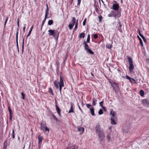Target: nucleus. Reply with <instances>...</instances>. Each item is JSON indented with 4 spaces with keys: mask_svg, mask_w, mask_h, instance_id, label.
<instances>
[{
    "mask_svg": "<svg viewBox=\"0 0 149 149\" xmlns=\"http://www.w3.org/2000/svg\"><path fill=\"white\" fill-rule=\"evenodd\" d=\"M52 116L53 117V118L56 121H58V119H57V118L53 114H52Z\"/></svg>",
    "mask_w": 149,
    "mask_h": 149,
    "instance_id": "nucleus-43",
    "label": "nucleus"
},
{
    "mask_svg": "<svg viewBox=\"0 0 149 149\" xmlns=\"http://www.w3.org/2000/svg\"><path fill=\"white\" fill-rule=\"evenodd\" d=\"M33 26L31 28V29L29 31V33H31V31H32V29L33 28Z\"/></svg>",
    "mask_w": 149,
    "mask_h": 149,
    "instance_id": "nucleus-50",
    "label": "nucleus"
},
{
    "mask_svg": "<svg viewBox=\"0 0 149 149\" xmlns=\"http://www.w3.org/2000/svg\"><path fill=\"white\" fill-rule=\"evenodd\" d=\"M90 40V35H88V36L87 38V42H89Z\"/></svg>",
    "mask_w": 149,
    "mask_h": 149,
    "instance_id": "nucleus-32",
    "label": "nucleus"
},
{
    "mask_svg": "<svg viewBox=\"0 0 149 149\" xmlns=\"http://www.w3.org/2000/svg\"><path fill=\"white\" fill-rule=\"evenodd\" d=\"M18 32L17 31L16 32V38H18Z\"/></svg>",
    "mask_w": 149,
    "mask_h": 149,
    "instance_id": "nucleus-55",
    "label": "nucleus"
},
{
    "mask_svg": "<svg viewBox=\"0 0 149 149\" xmlns=\"http://www.w3.org/2000/svg\"><path fill=\"white\" fill-rule=\"evenodd\" d=\"M137 37L139 40L140 43L141 44L142 46H143V41H142V39L140 38L138 36H137Z\"/></svg>",
    "mask_w": 149,
    "mask_h": 149,
    "instance_id": "nucleus-26",
    "label": "nucleus"
},
{
    "mask_svg": "<svg viewBox=\"0 0 149 149\" xmlns=\"http://www.w3.org/2000/svg\"><path fill=\"white\" fill-rule=\"evenodd\" d=\"M56 110L57 111V112L59 116H61V113L60 111H61V110L59 108L56 102Z\"/></svg>",
    "mask_w": 149,
    "mask_h": 149,
    "instance_id": "nucleus-9",
    "label": "nucleus"
},
{
    "mask_svg": "<svg viewBox=\"0 0 149 149\" xmlns=\"http://www.w3.org/2000/svg\"><path fill=\"white\" fill-rule=\"evenodd\" d=\"M24 38L23 39V44H22V48H23H23H24Z\"/></svg>",
    "mask_w": 149,
    "mask_h": 149,
    "instance_id": "nucleus-53",
    "label": "nucleus"
},
{
    "mask_svg": "<svg viewBox=\"0 0 149 149\" xmlns=\"http://www.w3.org/2000/svg\"><path fill=\"white\" fill-rule=\"evenodd\" d=\"M83 45H84V48L85 49L86 51L88 50V49H89V47L88 45L86 43V41H84L83 43Z\"/></svg>",
    "mask_w": 149,
    "mask_h": 149,
    "instance_id": "nucleus-15",
    "label": "nucleus"
},
{
    "mask_svg": "<svg viewBox=\"0 0 149 149\" xmlns=\"http://www.w3.org/2000/svg\"><path fill=\"white\" fill-rule=\"evenodd\" d=\"M86 106L88 108L90 109V108H91L92 107V105L89 104H86Z\"/></svg>",
    "mask_w": 149,
    "mask_h": 149,
    "instance_id": "nucleus-38",
    "label": "nucleus"
},
{
    "mask_svg": "<svg viewBox=\"0 0 149 149\" xmlns=\"http://www.w3.org/2000/svg\"><path fill=\"white\" fill-rule=\"evenodd\" d=\"M112 7L113 9L117 10L118 9L119 6L118 4H114L113 5Z\"/></svg>",
    "mask_w": 149,
    "mask_h": 149,
    "instance_id": "nucleus-8",
    "label": "nucleus"
},
{
    "mask_svg": "<svg viewBox=\"0 0 149 149\" xmlns=\"http://www.w3.org/2000/svg\"><path fill=\"white\" fill-rule=\"evenodd\" d=\"M21 95L22 96V99L23 100L24 99L25 94L23 93H21Z\"/></svg>",
    "mask_w": 149,
    "mask_h": 149,
    "instance_id": "nucleus-36",
    "label": "nucleus"
},
{
    "mask_svg": "<svg viewBox=\"0 0 149 149\" xmlns=\"http://www.w3.org/2000/svg\"><path fill=\"white\" fill-rule=\"evenodd\" d=\"M49 91L50 93H52V94L53 95V91L52 89L51 88H50L49 90Z\"/></svg>",
    "mask_w": 149,
    "mask_h": 149,
    "instance_id": "nucleus-48",
    "label": "nucleus"
},
{
    "mask_svg": "<svg viewBox=\"0 0 149 149\" xmlns=\"http://www.w3.org/2000/svg\"><path fill=\"white\" fill-rule=\"evenodd\" d=\"M85 36V33H82L79 34V37L80 38H84Z\"/></svg>",
    "mask_w": 149,
    "mask_h": 149,
    "instance_id": "nucleus-24",
    "label": "nucleus"
},
{
    "mask_svg": "<svg viewBox=\"0 0 149 149\" xmlns=\"http://www.w3.org/2000/svg\"><path fill=\"white\" fill-rule=\"evenodd\" d=\"M103 102H104L103 101H102V102H100L99 103L100 105V106L101 107L103 106Z\"/></svg>",
    "mask_w": 149,
    "mask_h": 149,
    "instance_id": "nucleus-44",
    "label": "nucleus"
},
{
    "mask_svg": "<svg viewBox=\"0 0 149 149\" xmlns=\"http://www.w3.org/2000/svg\"><path fill=\"white\" fill-rule=\"evenodd\" d=\"M110 134L109 133H108L107 136V139L108 141H110Z\"/></svg>",
    "mask_w": 149,
    "mask_h": 149,
    "instance_id": "nucleus-23",
    "label": "nucleus"
},
{
    "mask_svg": "<svg viewBox=\"0 0 149 149\" xmlns=\"http://www.w3.org/2000/svg\"><path fill=\"white\" fill-rule=\"evenodd\" d=\"M91 75H92V77H94V74L92 73V72H91Z\"/></svg>",
    "mask_w": 149,
    "mask_h": 149,
    "instance_id": "nucleus-58",
    "label": "nucleus"
},
{
    "mask_svg": "<svg viewBox=\"0 0 149 149\" xmlns=\"http://www.w3.org/2000/svg\"><path fill=\"white\" fill-rule=\"evenodd\" d=\"M79 109L81 111H82V110L81 109V108H80L79 107Z\"/></svg>",
    "mask_w": 149,
    "mask_h": 149,
    "instance_id": "nucleus-63",
    "label": "nucleus"
},
{
    "mask_svg": "<svg viewBox=\"0 0 149 149\" xmlns=\"http://www.w3.org/2000/svg\"><path fill=\"white\" fill-rule=\"evenodd\" d=\"M99 19V22H101V21L102 19V16L100 15L98 16V17Z\"/></svg>",
    "mask_w": 149,
    "mask_h": 149,
    "instance_id": "nucleus-37",
    "label": "nucleus"
},
{
    "mask_svg": "<svg viewBox=\"0 0 149 149\" xmlns=\"http://www.w3.org/2000/svg\"><path fill=\"white\" fill-rule=\"evenodd\" d=\"M8 17L7 16L6 17V20L5 22L4 23V26H5L6 23L7 22V21H8Z\"/></svg>",
    "mask_w": 149,
    "mask_h": 149,
    "instance_id": "nucleus-42",
    "label": "nucleus"
},
{
    "mask_svg": "<svg viewBox=\"0 0 149 149\" xmlns=\"http://www.w3.org/2000/svg\"><path fill=\"white\" fill-rule=\"evenodd\" d=\"M142 39H143V40L144 42H146V40L145 37H143Z\"/></svg>",
    "mask_w": 149,
    "mask_h": 149,
    "instance_id": "nucleus-52",
    "label": "nucleus"
},
{
    "mask_svg": "<svg viewBox=\"0 0 149 149\" xmlns=\"http://www.w3.org/2000/svg\"><path fill=\"white\" fill-rule=\"evenodd\" d=\"M59 85H61L62 86H64L63 79L61 76L60 77V82H59Z\"/></svg>",
    "mask_w": 149,
    "mask_h": 149,
    "instance_id": "nucleus-16",
    "label": "nucleus"
},
{
    "mask_svg": "<svg viewBox=\"0 0 149 149\" xmlns=\"http://www.w3.org/2000/svg\"><path fill=\"white\" fill-rule=\"evenodd\" d=\"M67 56L65 57L64 61H65L67 59Z\"/></svg>",
    "mask_w": 149,
    "mask_h": 149,
    "instance_id": "nucleus-60",
    "label": "nucleus"
},
{
    "mask_svg": "<svg viewBox=\"0 0 149 149\" xmlns=\"http://www.w3.org/2000/svg\"><path fill=\"white\" fill-rule=\"evenodd\" d=\"M86 21V18H85L83 23V26H84L85 25Z\"/></svg>",
    "mask_w": 149,
    "mask_h": 149,
    "instance_id": "nucleus-40",
    "label": "nucleus"
},
{
    "mask_svg": "<svg viewBox=\"0 0 149 149\" xmlns=\"http://www.w3.org/2000/svg\"><path fill=\"white\" fill-rule=\"evenodd\" d=\"M77 22H78V20H77V22L75 25V28H74L75 29H76L77 28V25H78Z\"/></svg>",
    "mask_w": 149,
    "mask_h": 149,
    "instance_id": "nucleus-49",
    "label": "nucleus"
},
{
    "mask_svg": "<svg viewBox=\"0 0 149 149\" xmlns=\"http://www.w3.org/2000/svg\"><path fill=\"white\" fill-rule=\"evenodd\" d=\"M110 114L112 116L111 117L114 118V119L117 118V117L116 116V113L114 111L113 109L111 110L110 112Z\"/></svg>",
    "mask_w": 149,
    "mask_h": 149,
    "instance_id": "nucleus-7",
    "label": "nucleus"
},
{
    "mask_svg": "<svg viewBox=\"0 0 149 149\" xmlns=\"http://www.w3.org/2000/svg\"><path fill=\"white\" fill-rule=\"evenodd\" d=\"M30 34H31V33L29 34V33L28 35H27V36H26V38H27L30 35Z\"/></svg>",
    "mask_w": 149,
    "mask_h": 149,
    "instance_id": "nucleus-59",
    "label": "nucleus"
},
{
    "mask_svg": "<svg viewBox=\"0 0 149 149\" xmlns=\"http://www.w3.org/2000/svg\"><path fill=\"white\" fill-rule=\"evenodd\" d=\"M140 95L142 96L143 97L144 95V92L143 90H141L140 91Z\"/></svg>",
    "mask_w": 149,
    "mask_h": 149,
    "instance_id": "nucleus-25",
    "label": "nucleus"
},
{
    "mask_svg": "<svg viewBox=\"0 0 149 149\" xmlns=\"http://www.w3.org/2000/svg\"><path fill=\"white\" fill-rule=\"evenodd\" d=\"M126 77L127 79L129 80L130 82L132 84L135 83L137 84V83L136 81L133 78H131L129 77L128 76H126Z\"/></svg>",
    "mask_w": 149,
    "mask_h": 149,
    "instance_id": "nucleus-6",
    "label": "nucleus"
},
{
    "mask_svg": "<svg viewBox=\"0 0 149 149\" xmlns=\"http://www.w3.org/2000/svg\"><path fill=\"white\" fill-rule=\"evenodd\" d=\"M16 43H17V47L18 51L19 52V48H18V38H16Z\"/></svg>",
    "mask_w": 149,
    "mask_h": 149,
    "instance_id": "nucleus-41",
    "label": "nucleus"
},
{
    "mask_svg": "<svg viewBox=\"0 0 149 149\" xmlns=\"http://www.w3.org/2000/svg\"><path fill=\"white\" fill-rule=\"evenodd\" d=\"M17 25L18 26H19V22L18 21L17 22Z\"/></svg>",
    "mask_w": 149,
    "mask_h": 149,
    "instance_id": "nucleus-62",
    "label": "nucleus"
},
{
    "mask_svg": "<svg viewBox=\"0 0 149 149\" xmlns=\"http://www.w3.org/2000/svg\"><path fill=\"white\" fill-rule=\"evenodd\" d=\"M8 110H9V112L10 113V114H11V110L9 108H8Z\"/></svg>",
    "mask_w": 149,
    "mask_h": 149,
    "instance_id": "nucleus-56",
    "label": "nucleus"
},
{
    "mask_svg": "<svg viewBox=\"0 0 149 149\" xmlns=\"http://www.w3.org/2000/svg\"><path fill=\"white\" fill-rule=\"evenodd\" d=\"M118 24H119V26L117 27L118 30L120 32H122V25L121 24V23L120 21L119 20L118 21Z\"/></svg>",
    "mask_w": 149,
    "mask_h": 149,
    "instance_id": "nucleus-11",
    "label": "nucleus"
},
{
    "mask_svg": "<svg viewBox=\"0 0 149 149\" xmlns=\"http://www.w3.org/2000/svg\"><path fill=\"white\" fill-rule=\"evenodd\" d=\"M12 137L13 139L15 138V134H14V131L13 130V132H12Z\"/></svg>",
    "mask_w": 149,
    "mask_h": 149,
    "instance_id": "nucleus-46",
    "label": "nucleus"
},
{
    "mask_svg": "<svg viewBox=\"0 0 149 149\" xmlns=\"http://www.w3.org/2000/svg\"><path fill=\"white\" fill-rule=\"evenodd\" d=\"M74 25V24H69L68 26V27L70 30H71L72 29Z\"/></svg>",
    "mask_w": 149,
    "mask_h": 149,
    "instance_id": "nucleus-27",
    "label": "nucleus"
},
{
    "mask_svg": "<svg viewBox=\"0 0 149 149\" xmlns=\"http://www.w3.org/2000/svg\"><path fill=\"white\" fill-rule=\"evenodd\" d=\"M138 32H139V34L140 36L143 38L144 37L143 36V35L140 32V30L139 29H138Z\"/></svg>",
    "mask_w": 149,
    "mask_h": 149,
    "instance_id": "nucleus-31",
    "label": "nucleus"
},
{
    "mask_svg": "<svg viewBox=\"0 0 149 149\" xmlns=\"http://www.w3.org/2000/svg\"><path fill=\"white\" fill-rule=\"evenodd\" d=\"M117 118L114 119V118L111 117V123L112 125H116V120H117Z\"/></svg>",
    "mask_w": 149,
    "mask_h": 149,
    "instance_id": "nucleus-14",
    "label": "nucleus"
},
{
    "mask_svg": "<svg viewBox=\"0 0 149 149\" xmlns=\"http://www.w3.org/2000/svg\"><path fill=\"white\" fill-rule=\"evenodd\" d=\"M102 109L104 110L105 111L106 110V108H105V107H104V106H103L102 107Z\"/></svg>",
    "mask_w": 149,
    "mask_h": 149,
    "instance_id": "nucleus-54",
    "label": "nucleus"
},
{
    "mask_svg": "<svg viewBox=\"0 0 149 149\" xmlns=\"http://www.w3.org/2000/svg\"><path fill=\"white\" fill-rule=\"evenodd\" d=\"M142 104L144 106L147 107L149 106V101L146 99H144L142 100Z\"/></svg>",
    "mask_w": 149,
    "mask_h": 149,
    "instance_id": "nucleus-5",
    "label": "nucleus"
},
{
    "mask_svg": "<svg viewBox=\"0 0 149 149\" xmlns=\"http://www.w3.org/2000/svg\"><path fill=\"white\" fill-rule=\"evenodd\" d=\"M120 16V11H118L117 12L116 14L113 15V17H114L115 18H116L117 17H119Z\"/></svg>",
    "mask_w": 149,
    "mask_h": 149,
    "instance_id": "nucleus-13",
    "label": "nucleus"
},
{
    "mask_svg": "<svg viewBox=\"0 0 149 149\" xmlns=\"http://www.w3.org/2000/svg\"><path fill=\"white\" fill-rule=\"evenodd\" d=\"M103 112L101 109H100L98 111V114L99 115H101L103 114Z\"/></svg>",
    "mask_w": 149,
    "mask_h": 149,
    "instance_id": "nucleus-33",
    "label": "nucleus"
},
{
    "mask_svg": "<svg viewBox=\"0 0 149 149\" xmlns=\"http://www.w3.org/2000/svg\"><path fill=\"white\" fill-rule=\"evenodd\" d=\"M95 130L98 134L100 141H103L104 139L105 136L103 130L100 128V125L97 124L96 125Z\"/></svg>",
    "mask_w": 149,
    "mask_h": 149,
    "instance_id": "nucleus-1",
    "label": "nucleus"
},
{
    "mask_svg": "<svg viewBox=\"0 0 149 149\" xmlns=\"http://www.w3.org/2000/svg\"><path fill=\"white\" fill-rule=\"evenodd\" d=\"M97 101V99L94 98L93 99L92 104L93 106H95L96 105V102Z\"/></svg>",
    "mask_w": 149,
    "mask_h": 149,
    "instance_id": "nucleus-21",
    "label": "nucleus"
},
{
    "mask_svg": "<svg viewBox=\"0 0 149 149\" xmlns=\"http://www.w3.org/2000/svg\"><path fill=\"white\" fill-rule=\"evenodd\" d=\"M71 149H75V147H73Z\"/></svg>",
    "mask_w": 149,
    "mask_h": 149,
    "instance_id": "nucleus-64",
    "label": "nucleus"
},
{
    "mask_svg": "<svg viewBox=\"0 0 149 149\" xmlns=\"http://www.w3.org/2000/svg\"><path fill=\"white\" fill-rule=\"evenodd\" d=\"M25 28H26V27L25 26H24L23 28V31L24 32L25 31Z\"/></svg>",
    "mask_w": 149,
    "mask_h": 149,
    "instance_id": "nucleus-57",
    "label": "nucleus"
},
{
    "mask_svg": "<svg viewBox=\"0 0 149 149\" xmlns=\"http://www.w3.org/2000/svg\"><path fill=\"white\" fill-rule=\"evenodd\" d=\"M74 0H72H72H71V3L72 4V2H73V1Z\"/></svg>",
    "mask_w": 149,
    "mask_h": 149,
    "instance_id": "nucleus-61",
    "label": "nucleus"
},
{
    "mask_svg": "<svg viewBox=\"0 0 149 149\" xmlns=\"http://www.w3.org/2000/svg\"><path fill=\"white\" fill-rule=\"evenodd\" d=\"M73 104L72 103H71V107L70 108V109L68 112V113H72V112H74V110H73Z\"/></svg>",
    "mask_w": 149,
    "mask_h": 149,
    "instance_id": "nucleus-18",
    "label": "nucleus"
},
{
    "mask_svg": "<svg viewBox=\"0 0 149 149\" xmlns=\"http://www.w3.org/2000/svg\"><path fill=\"white\" fill-rule=\"evenodd\" d=\"M40 128L45 133L47 131H49V129L47 127L46 123L43 121L40 122Z\"/></svg>",
    "mask_w": 149,
    "mask_h": 149,
    "instance_id": "nucleus-4",
    "label": "nucleus"
},
{
    "mask_svg": "<svg viewBox=\"0 0 149 149\" xmlns=\"http://www.w3.org/2000/svg\"><path fill=\"white\" fill-rule=\"evenodd\" d=\"M77 128L78 131V132H80V134H82L83 133L84 130V128L83 127H78Z\"/></svg>",
    "mask_w": 149,
    "mask_h": 149,
    "instance_id": "nucleus-10",
    "label": "nucleus"
},
{
    "mask_svg": "<svg viewBox=\"0 0 149 149\" xmlns=\"http://www.w3.org/2000/svg\"><path fill=\"white\" fill-rule=\"evenodd\" d=\"M7 147L6 142L5 141L4 143V145L3 146V149H6Z\"/></svg>",
    "mask_w": 149,
    "mask_h": 149,
    "instance_id": "nucleus-34",
    "label": "nucleus"
},
{
    "mask_svg": "<svg viewBox=\"0 0 149 149\" xmlns=\"http://www.w3.org/2000/svg\"><path fill=\"white\" fill-rule=\"evenodd\" d=\"M54 84L55 86V87L56 89H58L59 88L58 85L59 84V82H58V81L55 80L54 81Z\"/></svg>",
    "mask_w": 149,
    "mask_h": 149,
    "instance_id": "nucleus-17",
    "label": "nucleus"
},
{
    "mask_svg": "<svg viewBox=\"0 0 149 149\" xmlns=\"http://www.w3.org/2000/svg\"><path fill=\"white\" fill-rule=\"evenodd\" d=\"M64 86H62L61 85H59L60 92L61 94V93L62 88Z\"/></svg>",
    "mask_w": 149,
    "mask_h": 149,
    "instance_id": "nucleus-35",
    "label": "nucleus"
},
{
    "mask_svg": "<svg viewBox=\"0 0 149 149\" xmlns=\"http://www.w3.org/2000/svg\"><path fill=\"white\" fill-rule=\"evenodd\" d=\"M77 0V5L79 6H80L81 2V0Z\"/></svg>",
    "mask_w": 149,
    "mask_h": 149,
    "instance_id": "nucleus-47",
    "label": "nucleus"
},
{
    "mask_svg": "<svg viewBox=\"0 0 149 149\" xmlns=\"http://www.w3.org/2000/svg\"><path fill=\"white\" fill-rule=\"evenodd\" d=\"M53 22L52 20H49L48 22V25H49L52 24H53Z\"/></svg>",
    "mask_w": 149,
    "mask_h": 149,
    "instance_id": "nucleus-28",
    "label": "nucleus"
},
{
    "mask_svg": "<svg viewBox=\"0 0 149 149\" xmlns=\"http://www.w3.org/2000/svg\"><path fill=\"white\" fill-rule=\"evenodd\" d=\"M90 111L91 112V114L93 116H95V114L94 112V109L93 107H92L91 108H90Z\"/></svg>",
    "mask_w": 149,
    "mask_h": 149,
    "instance_id": "nucleus-19",
    "label": "nucleus"
},
{
    "mask_svg": "<svg viewBox=\"0 0 149 149\" xmlns=\"http://www.w3.org/2000/svg\"><path fill=\"white\" fill-rule=\"evenodd\" d=\"M46 6H47V9H46V10L45 14V17H47V15H48V12L49 10L47 4Z\"/></svg>",
    "mask_w": 149,
    "mask_h": 149,
    "instance_id": "nucleus-22",
    "label": "nucleus"
},
{
    "mask_svg": "<svg viewBox=\"0 0 149 149\" xmlns=\"http://www.w3.org/2000/svg\"><path fill=\"white\" fill-rule=\"evenodd\" d=\"M106 47L107 48L110 49L111 48L112 46L110 44H108L106 45Z\"/></svg>",
    "mask_w": 149,
    "mask_h": 149,
    "instance_id": "nucleus-30",
    "label": "nucleus"
},
{
    "mask_svg": "<svg viewBox=\"0 0 149 149\" xmlns=\"http://www.w3.org/2000/svg\"><path fill=\"white\" fill-rule=\"evenodd\" d=\"M38 145H40V144L41 143L43 139L42 137L40 135L38 136Z\"/></svg>",
    "mask_w": 149,
    "mask_h": 149,
    "instance_id": "nucleus-12",
    "label": "nucleus"
},
{
    "mask_svg": "<svg viewBox=\"0 0 149 149\" xmlns=\"http://www.w3.org/2000/svg\"><path fill=\"white\" fill-rule=\"evenodd\" d=\"M97 35L96 34H94L93 35V38L95 39H96L97 38Z\"/></svg>",
    "mask_w": 149,
    "mask_h": 149,
    "instance_id": "nucleus-45",
    "label": "nucleus"
},
{
    "mask_svg": "<svg viewBox=\"0 0 149 149\" xmlns=\"http://www.w3.org/2000/svg\"><path fill=\"white\" fill-rule=\"evenodd\" d=\"M49 34V36H52L55 39L57 40L59 35V32L57 31L53 30H49L48 31Z\"/></svg>",
    "mask_w": 149,
    "mask_h": 149,
    "instance_id": "nucleus-2",
    "label": "nucleus"
},
{
    "mask_svg": "<svg viewBox=\"0 0 149 149\" xmlns=\"http://www.w3.org/2000/svg\"><path fill=\"white\" fill-rule=\"evenodd\" d=\"M75 18L74 17H73L72 19V24H74L75 23Z\"/></svg>",
    "mask_w": 149,
    "mask_h": 149,
    "instance_id": "nucleus-39",
    "label": "nucleus"
},
{
    "mask_svg": "<svg viewBox=\"0 0 149 149\" xmlns=\"http://www.w3.org/2000/svg\"><path fill=\"white\" fill-rule=\"evenodd\" d=\"M86 51L88 53H89L91 54H94V52L90 49H88Z\"/></svg>",
    "mask_w": 149,
    "mask_h": 149,
    "instance_id": "nucleus-20",
    "label": "nucleus"
},
{
    "mask_svg": "<svg viewBox=\"0 0 149 149\" xmlns=\"http://www.w3.org/2000/svg\"><path fill=\"white\" fill-rule=\"evenodd\" d=\"M128 60L129 63V70L130 72H131L133 71V70L134 68V66L133 64V61L132 58L128 56H127Z\"/></svg>",
    "mask_w": 149,
    "mask_h": 149,
    "instance_id": "nucleus-3",
    "label": "nucleus"
},
{
    "mask_svg": "<svg viewBox=\"0 0 149 149\" xmlns=\"http://www.w3.org/2000/svg\"><path fill=\"white\" fill-rule=\"evenodd\" d=\"M46 17H45L44 19L43 20V21L42 22V25H41V26H42L41 29L42 28V26H43V25L46 19Z\"/></svg>",
    "mask_w": 149,
    "mask_h": 149,
    "instance_id": "nucleus-29",
    "label": "nucleus"
},
{
    "mask_svg": "<svg viewBox=\"0 0 149 149\" xmlns=\"http://www.w3.org/2000/svg\"><path fill=\"white\" fill-rule=\"evenodd\" d=\"M113 15H112V14H111V13H110V14H109L108 15V16L109 17H113Z\"/></svg>",
    "mask_w": 149,
    "mask_h": 149,
    "instance_id": "nucleus-51",
    "label": "nucleus"
}]
</instances>
